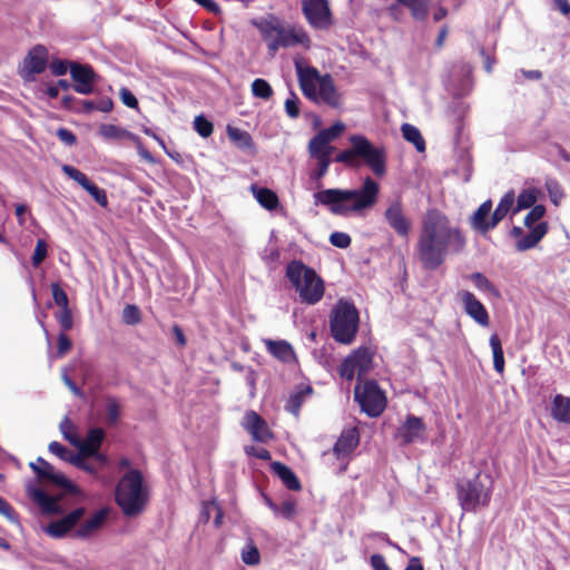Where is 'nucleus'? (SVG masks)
Here are the masks:
<instances>
[{"label":"nucleus","instance_id":"f257e3e1","mask_svg":"<svg viewBox=\"0 0 570 570\" xmlns=\"http://www.w3.org/2000/svg\"><path fill=\"white\" fill-rule=\"evenodd\" d=\"M466 239L461 228L438 209H429L422 218L417 239V257L425 269L435 271L448 255L461 253Z\"/></svg>","mask_w":570,"mask_h":570},{"label":"nucleus","instance_id":"f03ea898","mask_svg":"<svg viewBox=\"0 0 570 570\" xmlns=\"http://www.w3.org/2000/svg\"><path fill=\"white\" fill-rule=\"evenodd\" d=\"M379 184L366 176L361 188L340 189L330 188L314 195L316 204L326 206L330 212L338 216H348L372 208L379 197Z\"/></svg>","mask_w":570,"mask_h":570},{"label":"nucleus","instance_id":"7ed1b4c3","mask_svg":"<svg viewBox=\"0 0 570 570\" xmlns=\"http://www.w3.org/2000/svg\"><path fill=\"white\" fill-rule=\"evenodd\" d=\"M348 140L351 147L340 151L334 161L354 167L357 165V159H361L371 168L375 176L382 177L386 171L384 148L374 146L363 135H352Z\"/></svg>","mask_w":570,"mask_h":570},{"label":"nucleus","instance_id":"20e7f679","mask_svg":"<svg viewBox=\"0 0 570 570\" xmlns=\"http://www.w3.org/2000/svg\"><path fill=\"white\" fill-rule=\"evenodd\" d=\"M115 499L126 517L140 514L148 501V490L139 470L131 469L119 480Z\"/></svg>","mask_w":570,"mask_h":570},{"label":"nucleus","instance_id":"39448f33","mask_svg":"<svg viewBox=\"0 0 570 570\" xmlns=\"http://www.w3.org/2000/svg\"><path fill=\"white\" fill-rule=\"evenodd\" d=\"M257 29L266 42L268 52L272 57L279 48H291L303 46L309 48L311 39L306 31L301 27L283 26L277 19L263 20L257 23Z\"/></svg>","mask_w":570,"mask_h":570},{"label":"nucleus","instance_id":"423d86ee","mask_svg":"<svg viewBox=\"0 0 570 570\" xmlns=\"http://www.w3.org/2000/svg\"><path fill=\"white\" fill-rule=\"evenodd\" d=\"M286 277L302 303L315 305L323 298L325 288L322 278L301 261H292L287 264Z\"/></svg>","mask_w":570,"mask_h":570},{"label":"nucleus","instance_id":"0eeeda50","mask_svg":"<svg viewBox=\"0 0 570 570\" xmlns=\"http://www.w3.org/2000/svg\"><path fill=\"white\" fill-rule=\"evenodd\" d=\"M358 312L353 303L340 299L332 309L330 330L333 338L341 344H351L358 330Z\"/></svg>","mask_w":570,"mask_h":570},{"label":"nucleus","instance_id":"6e6552de","mask_svg":"<svg viewBox=\"0 0 570 570\" xmlns=\"http://www.w3.org/2000/svg\"><path fill=\"white\" fill-rule=\"evenodd\" d=\"M460 505L464 511H475L489 504L492 494V479L478 473L472 479L461 480L456 484Z\"/></svg>","mask_w":570,"mask_h":570},{"label":"nucleus","instance_id":"1a4fd4ad","mask_svg":"<svg viewBox=\"0 0 570 570\" xmlns=\"http://www.w3.org/2000/svg\"><path fill=\"white\" fill-rule=\"evenodd\" d=\"M354 396L361 410L370 417H377L386 406V397L379 384L371 380L355 386Z\"/></svg>","mask_w":570,"mask_h":570},{"label":"nucleus","instance_id":"9d476101","mask_svg":"<svg viewBox=\"0 0 570 570\" xmlns=\"http://www.w3.org/2000/svg\"><path fill=\"white\" fill-rule=\"evenodd\" d=\"M30 468L38 479L53 484L70 494H77L78 488L62 473L57 471L52 464L39 456L36 462L30 463Z\"/></svg>","mask_w":570,"mask_h":570},{"label":"nucleus","instance_id":"9b49d317","mask_svg":"<svg viewBox=\"0 0 570 570\" xmlns=\"http://www.w3.org/2000/svg\"><path fill=\"white\" fill-rule=\"evenodd\" d=\"M302 11L314 29L327 30L333 24L327 0H303Z\"/></svg>","mask_w":570,"mask_h":570},{"label":"nucleus","instance_id":"f8f14e48","mask_svg":"<svg viewBox=\"0 0 570 570\" xmlns=\"http://www.w3.org/2000/svg\"><path fill=\"white\" fill-rule=\"evenodd\" d=\"M371 367L372 353L366 347H360L342 362L338 372L343 379L352 381L356 374L360 377L367 373Z\"/></svg>","mask_w":570,"mask_h":570},{"label":"nucleus","instance_id":"ddd939ff","mask_svg":"<svg viewBox=\"0 0 570 570\" xmlns=\"http://www.w3.org/2000/svg\"><path fill=\"white\" fill-rule=\"evenodd\" d=\"M384 218L390 228L400 237H409L412 229V220L406 216L401 199H395L389 204L384 212Z\"/></svg>","mask_w":570,"mask_h":570},{"label":"nucleus","instance_id":"4468645a","mask_svg":"<svg viewBox=\"0 0 570 570\" xmlns=\"http://www.w3.org/2000/svg\"><path fill=\"white\" fill-rule=\"evenodd\" d=\"M446 87L455 98L469 95L473 87L471 66L469 63H461L454 67L450 73Z\"/></svg>","mask_w":570,"mask_h":570},{"label":"nucleus","instance_id":"2eb2a0df","mask_svg":"<svg viewBox=\"0 0 570 570\" xmlns=\"http://www.w3.org/2000/svg\"><path fill=\"white\" fill-rule=\"evenodd\" d=\"M426 426L423 420L413 414H409L405 421L397 428L395 439L402 444L423 442L425 439Z\"/></svg>","mask_w":570,"mask_h":570},{"label":"nucleus","instance_id":"dca6fc26","mask_svg":"<svg viewBox=\"0 0 570 570\" xmlns=\"http://www.w3.org/2000/svg\"><path fill=\"white\" fill-rule=\"evenodd\" d=\"M85 508H76L61 519L51 521L43 528V531L51 538L61 539L75 528V525L85 517Z\"/></svg>","mask_w":570,"mask_h":570},{"label":"nucleus","instance_id":"f3484780","mask_svg":"<svg viewBox=\"0 0 570 570\" xmlns=\"http://www.w3.org/2000/svg\"><path fill=\"white\" fill-rule=\"evenodd\" d=\"M360 435L356 429L344 430L333 445L334 453L341 460V469H347L351 455L357 448Z\"/></svg>","mask_w":570,"mask_h":570},{"label":"nucleus","instance_id":"a211bd4d","mask_svg":"<svg viewBox=\"0 0 570 570\" xmlns=\"http://www.w3.org/2000/svg\"><path fill=\"white\" fill-rule=\"evenodd\" d=\"M61 169L70 179L77 181L86 191H88L97 204L102 207H107L108 199L106 191L102 188L91 183L83 173L71 165H62Z\"/></svg>","mask_w":570,"mask_h":570},{"label":"nucleus","instance_id":"6ab92c4d","mask_svg":"<svg viewBox=\"0 0 570 570\" xmlns=\"http://www.w3.org/2000/svg\"><path fill=\"white\" fill-rule=\"evenodd\" d=\"M48 62V52L43 46L33 47L23 59L21 76L32 79L35 75L45 71Z\"/></svg>","mask_w":570,"mask_h":570},{"label":"nucleus","instance_id":"aec40b11","mask_svg":"<svg viewBox=\"0 0 570 570\" xmlns=\"http://www.w3.org/2000/svg\"><path fill=\"white\" fill-rule=\"evenodd\" d=\"M243 428L257 442L266 443L273 438L266 421L254 411L246 412Z\"/></svg>","mask_w":570,"mask_h":570},{"label":"nucleus","instance_id":"412c9836","mask_svg":"<svg viewBox=\"0 0 570 570\" xmlns=\"http://www.w3.org/2000/svg\"><path fill=\"white\" fill-rule=\"evenodd\" d=\"M28 495L40 508L43 514L52 515L62 512L58 498L48 494L40 488L29 487Z\"/></svg>","mask_w":570,"mask_h":570},{"label":"nucleus","instance_id":"4be33fe9","mask_svg":"<svg viewBox=\"0 0 570 570\" xmlns=\"http://www.w3.org/2000/svg\"><path fill=\"white\" fill-rule=\"evenodd\" d=\"M462 303L464 305L465 313L472 317L478 324L482 326L489 325V314L484 305L476 299V297L468 291L461 294Z\"/></svg>","mask_w":570,"mask_h":570},{"label":"nucleus","instance_id":"5701e85b","mask_svg":"<svg viewBox=\"0 0 570 570\" xmlns=\"http://www.w3.org/2000/svg\"><path fill=\"white\" fill-rule=\"evenodd\" d=\"M491 210L492 202L490 199L483 202L470 217L469 223L471 228L482 235H485L489 230H491Z\"/></svg>","mask_w":570,"mask_h":570},{"label":"nucleus","instance_id":"b1692460","mask_svg":"<svg viewBox=\"0 0 570 570\" xmlns=\"http://www.w3.org/2000/svg\"><path fill=\"white\" fill-rule=\"evenodd\" d=\"M108 510L100 509L94 515H91L87 521H85L76 531L73 532L75 538L79 539H88L94 533H96L106 522L108 518Z\"/></svg>","mask_w":570,"mask_h":570},{"label":"nucleus","instance_id":"393cba45","mask_svg":"<svg viewBox=\"0 0 570 570\" xmlns=\"http://www.w3.org/2000/svg\"><path fill=\"white\" fill-rule=\"evenodd\" d=\"M312 393L313 389L309 384L296 385L286 401L285 410L294 416H298L302 405L312 395Z\"/></svg>","mask_w":570,"mask_h":570},{"label":"nucleus","instance_id":"a878e982","mask_svg":"<svg viewBox=\"0 0 570 570\" xmlns=\"http://www.w3.org/2000/svg\"><path fill=\"white\" fill-rule=\"evenodd\" d=\"M265 346L271 355H273L275 358L279 360L283 363L289 364L296 361L294 348L287 341L266 340Z\"/></svg>","mask_w":570,"mask_h":570},{"label":"nucleus","instance_id":"bb28decb","mask_svg":"<svg viewBox=\"0 0 570 570\" xmlns=\"http://www.w3.org/2000/svg\"><path fill=\"white\" fill-rule=\"evenodd\" d=\"M318 99L333 108L341 106V96L330 75H325L318 79Z\"/></svg>","mask_w":570,"mask_h":570},{"label":"nucleus","instance_id":"cd10ccee","mask_svg":"<svg viewBox=\"0 0 570 570\" xmlns=\"http://www.w3.org/2000/svg\"><path fill=\"white\" fill-rule=\"evenodd\" d=\"M528 229L529 232L527 234L523 233L522 237L517 240L515 246L519 252H524L535 247L548 233V224L546 222H541L533 226V228Z\"/></svg>","mask_w":570,"mask_h":570},{"label":"nucleus","instance_id":"c85d7f7f","mask_svg":"<svg viewBox=\"0 0 570 570\" xmlns=\"http://www.w3.org/2000/svg\"><path fill=\"white\" fill-rule=\"evenodd\" d=\"M550 412L557 422L570 424V397L557 394L552 400Z\"/></svg>","mask_w":570,"mask_h":570},{"label":"nucleus","instance_id":"c756f323","mask_svg":"<svg viewBox=\"0 0 570 570\" xmlns=\"http://www.w3.org/2000/svg\"><path fill=\"white\" fill-rule=\"evenodd\" d=\"M272 471L281 479L284 485L292 491L301 490V483L295 473L282 462H273Z\"/></svg>","mask_w":570,"mask_h":570},{"label":"nucleus","instance_id":"7c9ffc66","mask_svg":"<svg viewBox=\"0 0 570 570\" xmlns=\"http://www.w3.org/2000/svg\"><path fill=\"white\" fill-rule=\"evenodd\" d=\"M334 147L317 136H314L308 142V154L313 159H331Z\"/></svg>","mask_w":570,"mask_h":570},{"label":"nucleus","instance_id":"2f4dec72","mask_svg":"<svg viewBox=\"0 0 570 570\" xmlns=\"http://www.w3.org/2000/svg\"><path fill=\"white\" fill-rule=\"evenodd\" d=\"M227 136L230 141L242 150H253L254 142L252 136L239 128L227 126Z\"/></svg>","mask_w":570,"mask_h":570},{"label":"nucleus","instance_id":"473e14b6","mask_svg":"<svg viewBox=\"0 0 570 570\" xmlns=\"http://www.w3.org/2000/svg\"><path fill=\"white\" fill-rule=\"evenodd\" d=\"M252 191L262 207L273 210L278 206V197L273 190L253 185Z\"/></svg>","mask_w":570,"mask_h":570},{"label":"nucleus","instance_id":"72a5a7b5","mask_svg":"<svg viewBox=\"0 0 570 570\" xmlns=\"http://www.w3.org/2000/svg\"><path fill=\"white\" fill-rule=\"evenodd\" d=\"M539 190L535 188L523 189L515 199V206L513 208V215L528 208L535 206L538 200Z\"/></svg>","mask_w":570,"mask_h":570},{"label":"nucleus","instance_id":"f704fd0d","mask_svg":"<svg viewBox=\"0 0 570 570\" xmlns=\"http://www.w3.org/2000/svg\"><path fill=\"white\" fill-rule=\"evenodd\" d=\"M406 7L415 20L423 21L428 17L430 0H396Z\"/></svg>","mask_w":570,"mask_h":570},{"label":"nucleus","instance_id":"c9c22d12","mask_svg":"<svg viewBox=\"0 0 570 570\" xmlns=\"http://www.w3.org/2000/svg\"><path fill=\"white\" fill-rule=\"evenodd\" d=\"M401 130L404 139L412 142L417 151L422 153L425 150V141L415 126L411 124H403Z\"/></svg>","mask_w":570,"mask_h":570},{"label":"nucleus","instance_id":"e433bc0d","mask_svg":"<svg viewBox=\"0 0 570 570\" xmlns=\"http://www.w3.org/2000/svg\"><path fill=\"white\" fill-rule=\"evenodd\" d=\"M490 346L493 354V367L499 374H502L504 371V355L498 334L490 336Z\"/></svg>","mask_w":570,"mask_h":570},{"label":"nucleus","instance_id":"4c0bfd02","mask_svg":"<svg viewBox=\"0 0 570 570\" xmlns=\"http://www.w3.org/2000/svg\"><path fill=\"white\" fill-rule=\"evenodd\" d=\"M295 68H296V72H297L299 87H305L306 83H313V82L318 83V79L322 78V76H320L317 69L314 67H303L299 62L296 61Z\"/></svg>","mask_w":570,"mask_h":570},{"label":"nucleus","instance_id":"58836bf2","mask_svg":"<svg viewBox=\"0 0 570 570\" xmlns=\"http://www.w3.org/2000/svg\"><path fill=\"white\" fill-rule=\"evenodd\" d=\"M106 416H105V423L109 426H114L117 424L120 413H121V406L116 397L114 396H107L106 399Z\"/></svg>","mask_w":570,"mask_h":570},{"label":"nucleus","instance_id":"ea45409f","mask_svg":"<svg viewBox=\"0 0 570 570\" xmlns=\"http://www.w3.org/2000/svg\"><path fill=\"white\" fill-rule=\"evenodd\" d=\"M470 278L480 292L491 294L494 297L500 296L498 288L482 273L475 272L471 274Z\"/></svg>","mask_w":570,"mask_h":570},{"label":"nucleus","instance_id":"a19ab883","mask_svg":"<svg viewBox=\"0 0 570 570\" xmlns=\"http://www.w3.org/2000/svg\"><path fill=\"white\" fill-rule=\"evenodd\" d=\"M70 75L75 82H86V80H95V72L88 65L71 63Z\"/></svg>","mask_w":570,"mask_h":570},{"label":"nucleus","instance_id":"79ce46f5","mask_svg":"<svg viewBox=\"0 0 570 570\" xmlns=\"http://www.w3.org/2000/svg\"><path fill=\"white\" fill-rule=\"evenodd\" d=\"M48 450L51 454L70 464H72L73 461L77 459V456H75V452H72L71 450H69L68 448H66L65 445L57 441L50 442L48 445Z\"/></svg>","mask_w":570,"mask_h":570},{"label":"nucleus","instance_id":"37998d69","mask_svg":"<svg viewBox=\"0 0 570 570\" xmlns=\"http://www.w3.org/2000/svg\"><path fill=\"white\" fill-rule=\"evenodd\" d=\"M242 561L247 566H256L261 561V554L252 540L242 549Z\"/></svg>","mask_w":570,"mask_h":570},{"label":"nucleus","instance_id":"c03bdc74","mask_svg":"<svg viewBox=\"0 0 570 570\" xmlns=\"http://www.w3.org/2000/svg\"><path fill=\"white\" fill-rule=\"evenodd\" d=\"M252 92L255 97L267 100L273 95L271 85L262 78H257L252 83Z\"/></svg>","mask_w":570,"mask_h":570},{"label":"nucleus","instance_id":"a18cd8bd","mask_svg":"<svg viewBox=\"0 0 570 570\" xmlns=\"http://www.w3.org/2000/svg\"><path fill=\"white\" fill-rule=\"evenodd\" d=\"M344 128L345 127H344L343 122L336 121L328 128L320 130L315 136H317L322 140L331 144L343 132Z\"/></svg>","mask_w":570,"mask_h":570},{"label":"nucleus","instance_id":"49530a36","mask_svg":"<svg viewBox=\"0 0 570 570\" xmlns=\"http://www.w3.org/2000/svg\"><path fill=\"white\" fill-rule=\"evenodd\" d=\"M194 129L203 138H207L213 134L214 126L205 116L198 115L194 119Z\"/></svg>","mask_w":570,"mask_h":570},{"label":"nucleus","instance_id":"de8ad7c7","mask_svg":"<svg viewBox=\"0 0 570 570\" xmlns=\"http://www.w3.org/2000/svg\"><path fill=\"white\" fill-rule=\"evenodd\" d=\"M316 167L311 170L309 178L317 183V187L321 186V179L327 174L328 167L332 163L331 159H315Z\"/></svg>","mask_w":570,"mask_h":570},{"label":"nucleus","instance_id":"09e8293b","mask_svg":"<svg viewBox=\"0 0 570 570\" xmlns=\"http://www.w3.org/2000/svg\"><path fill=\"white\" fill-rule=\"evenodd\" d=\"M122 322L127 325H136L141 321V313L138 306L128 304L122 309Z\"/></svg>","mask_w":570,"mask_h":570},{"label":"nucleus","instance_id":"8fccbe9b","mask_svg":"<svg viewBox=\"0 0 570 570\" xmlns=\"http://www.w3.org/2000/svg\"><path fill=\"white\" fill-rule=\"evenodd\" d=\"M544 186H546V189L549 194L551 202L554 205H558L559 202L561 200V198L563 197V190H562L560 184L558 183V180L554 178H547Z\"/></svg>","mask_w":570,"mask_h":570},{"label":"nucleus","instance_id":"3c124183","mask_svg":"<svg viewBox=\"0 0 570 570\" xmlns=\"http://www.w3.org/2000/svg\"><path fill=\"white\" fill-rule=\"evenodd\" d=\"M546 214V207L543 205H535L524 217V226L527 228H533L537 224L541 223V218Z\"/></svg>","mask_w":570,"mask_h":570},{"label":"nucleus","instance_id":"603ef678","mask_svg":"<svg viewBox=\"0 0 570 570\" xmlns=\"http://www.w3.org/2000/svg\"><path fill=\"white\" fill-rule=\"evenodd\" d=\"M321 458H322L323 463L325 465H327L328 468H331L335 473L341 474L346 471V469H341L342 462L334 453L333 448L331 450L323 451Z\"/></svg>","mask_w":570,"mask_h":570},{"label":"nucleus","instance_id":"864d4df0","mask_svg":"<svg viewBox=\"0 0 570 570\" xmlns=\"http://www.w3.org/2000/svg\"><path fill=\"white\" fill-rule=\"evenodd\" d=\"M48 255V244L45 239H38L32 255V265L38 267Z\"/></svg>","mask_w":570,"mask_h":570},{"label":"nucleus","instance_id":"5fc2aeb1","mask_svg":"<svg viewBox=\"0 0 570 570\" xmlns=\"http://www.w3.org/2000/svg\"><path fill=\"white\" fill-rule=\"evenodd\" d=\"M104 439H105L104 430L100 428H92L88 431L87 436L85 438L83 442L99 449Z\"/></svg>","mask_w":570,"mask_h":570},{"label":"nucleus","instance_id":"6e6d98bb","mask_svg":"<svg viewBox=\"0 0 570 570\" xmlns=\"http://www.w3.org/2000/svg\"><path fill=\"white\" fill-rule=\"evenodd\" d=\"M299 99L291 91L289 97L285 100V111L289 118H297L299 116Z\"/></svg>","mask_w":570,"mask_h":570},{"label":"nucleus","instance_id":"4d7b16f0","mask_svg":"<svg viewBox=\"0 0 570 570\" xmlns=\"http://www.w3.org/2000/svg\"><path fill=\"white\" fill-rule=\"evenodd\" d=\"M351 237L343 232H334L330 236V243L337 248H347L351 245Z\"/></svg>","mask_w":570,"mask_h":570},{"label":"nucleus","instance_id":"13d9d810","mask_svg":"<svg viewBox=\"0 0 570 570\" xmlns=\"http://www.w3.org/2000/svg\"><path fill=\"white\" fill-rule=\"evenodd\" d=\"M51 292L55 303L61 308L68 307V296L67 293L62 289V287L58 283H53L51 285Z\"/></svg>","mask_w":570,"mask_h":570},{"label":"nucleus","instance_id":"bf43d9fd","mask_svg":"<svg viewBox=\"0 0 570 570\" xmlns=\"http://www.w3.org/2000/svg\"><path fill=\"white\" fill-rule=\"evenodd\" d=\"M514 202H515L514 191L509 190L502 196L497 208L502 210L503 214H508L509 212L513 213Z\"/></svg>","mask_w":570,"mask_h":570},{"label":"nucleus","instance_id":"052dcab7","mask_svg":"<svg viewBox=\"0 0 570 570\" xmlns=\"http://www.w3.org/2000/svg\"><path fill=\"white\" fill-rule=\"evenodd\" d=\"M296 512V502L293 499H287L282 502L278 507L277 515H281L284 519H292Z\"/></svg>","mask_w":570,"mask_h":570},{"label":"nucleus","instance_id":"680f3d73","mask_svg":"<svg viewBox=\"0 0 570 570\" xmlns=\"http://www.w3.org/2000/svg\"><path fill=\"white\" fill-rule=\"evenodd\" d=\"M73 444L79 448V451H78V453H75V456H79V459H81V460H89L99 450L98 448L87 444L83 441L80 442L79 440H78V443H73Z\"/></svg>","mask_w":570,"mask_h":570},{"label":"nucleus","instance_id":"e2e57ef3","mask_svg":"<svg viewBox=\"0 0 570 570\" xmlns=\"http://www.w3.org/2000/svg\"><path fill=\"white\" fill-rule=\"evenodd\" d=\"M57 320L59 321V324L63 331H69L72 328L73 320L69 307L61 308L57 313Z\"/></svg>","mask_w":570,"mask_h":570},{"label":"nucleus","instance_id":"0e129e2a","mask_svg":"<svg viewBox=\"0 0 570 570\" xmlns=\"http://www.w3.org/2000/svg\"><path fill=\"white\" fill-rule=\"evenodd\" d=\"M72 465L77 466L80 470L86 471L89 474H92L95 476L98 475V472L100 471L99 468L89 460H81L79 456L73 461Z\"/></svg>","mask_w":570,"mask_h":570},{"label":"nucleus","instance_id":"69168bd1","mask_svg":"<svg viewBox=\"0 0 570 570\" xmlns=\"http://www.w3.org/2000/svg\"><path fill=\"white\" fill-rule=\"evenodd\" d=\"M119 96L122 101V104L129 108H137L138 107V100L135 97V95L127 89L126 87H121L119 90Z\"/></svg>","mask_w":570,"mask_h":570},{"label":"nucleus","instance_id":"338daca9","mask_svg":"<svg viewBox=\"0 0 570 570\" xmlns=\"http://www.w3.org/2000/svg\"><path fill=\"white\" fill-rule=\"evenodd\" d=\"M0 514L6 517L12 523L18 522L17 513L2 497H0Z\"/></svg>","mask_w":570,"mask_h":570},{"label":"nucleus","instance_id":"774afa93","mask_svg":"<svg viewBox=\"0 0 570 570\" xmlns=\"http://www.w3.org/2000/svg\"><path fill=\"white\" fill-rule=\"evenodd\" d=\"M57 137L63 142L66 146H72L76 144L77 138L75 134L67 128H59L57 130Z\"/></svg>","mask_w":570,"mask_h":570}]
</instances>
